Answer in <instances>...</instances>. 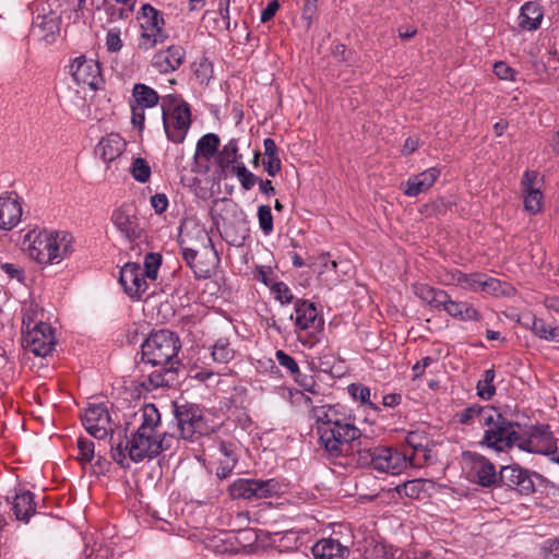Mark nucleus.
<instances>
[{
  "instance_id": "obj_50",
  "label": "nucleus",
  "mask_w": 559,
  "mask_h": 559,
  "mask_svg": "<svg viewBox=\"0 0 559 559\" xmlns=\"http://www.w3.org/2000/svg\"><path fill=\"white\" fill-rule=\"evenodd\" d=\"M78 444V460L82 465L91 463L95 456V445L92 440L79 438L76 441Z\"/></svg>"
},
{
  "instance_id": "obj_32",
  "label": "nucleus",
  "mask_w": 559,
  "mask_h": 559,
  "mask_svg": "<svg viewBox=\"0 0 559 559\" xmlns=\"http://www.w3.org/2000/svg\"><path fill=\"white\" fill-rule=\"evenodd\" d=\"M543 17L542 5L536 1H528L521 7L519 25L524 29L535 31L540 26Z\"/></svg>"
},
{
  "instance_id": "obj_7",
  "label": "nucleus",
  "mask_w": 559,
  "mask_h": 559,
  "mask_svg": "<svg viewBox=\"0 0 559 559\" xmlns=\"http://www.w3.org/2000/svg\"><path fill=\"white\" fill-rule=\"evenodd\" d=\"M357 454L360 465H368L380 473L397 475L413 465L407 453L390 447L364 448L357 450Z\"/></svg>"
},
{
  "instance_id": "obj_36",
  "label": "nucleus",
  "mask_w": 559,
  "mask_h": 559,
  "mask_svg": "<svg viewBox=\"0 0 559 559\" xmlns=\"http://www.w3.org/2000/svg\"><path fill=\"white\" fill-rule=\"evenodd\" d=\"M23 330H29L34 326L49 325L45 322V311L35 301H28L23 305Z\"/></svg>"
},
{
  "instance_id": "obj_63",
  "label": "nucleus",
  "mask_w": 559,
  "mask_h": 559,
  "mask_svg": "<svg viewBox=\"0 0 559 559\" xmlns=\"http://www.w3.org/2000/svg\"><path fill=\"white\" fill-rule=\"evenodd\" d=\"M419 436L416 432H409L406 437V443L413 449L412 457L414 460L415 455L423 452L424 448L420 442L417 441Z\"/></svg>"
},
{
  "instance_id": "obj_6",
  "label": "nucleus",
  "mask_w": 559,
  "mask_h": 559,
  "mask_svg": "<svg viewBox=\"0 0 559 559\" xmlns=\"http://www.w3.org/2000/svg\"><path fill=\"white\" fill-rule=\"evenodd\" d=\"M162 117L168 140L182 143L192 122L189 104L178 95H166L162 98Z\"/></svg>"
},
{
  "instance_id": "obj_25",
  "label": "nucleus",
  "mask_w": 559,
  "mask_h": 559,
  "mask_svg": "<svg viewBox=\"0 0 559 559\" xmlns=\"http://www.w3.org/2000/svg\"><path fill=\"white\" fill-rule=\"evenodd\" d=\"M22 205L16 197H0V229L11 230L21 221Z\"/></svg>"
},
{
  "instance_id": "obj_43",
  "label": "nucleus",
  "mask_w": 559,
  "mask_h": 559,
  "mask_svg": "<svg viewBox=\"0 0 559 559\" xmlns=\"http://www.w3.org/2000/svg\"><path fill=\"white\" fill-rule=\"evenodd\" d=\"M426 481L417 478L405 481L396 487L400 496H405L412 499H419L420 495L425 491Z\"/></svg>"
},
{
  "instance_id": "obj_60",
  "label": "nucleus",
  "mask_w": 559,
  "mask_h": 559,
  "mask_svg": "<svg viewBox=\"0 0 559 559\" xmlns=\"http://www.w3.org/2000/svg\"><path fill=\"white\" fill-rule=\"evenodd\" d=\"M515 490H518L522 495H531L535 491L534 481L532 480L527 472L520 479V483L518 484Z\"/></svg>"
},
{
  "instance_id": "obj_2",
  "label": "nucleus",
  "mask_w": 559,
  "mask_h": 559,
  "mask_svg": "<svg viewBox=\"0 0 559 559\" xmlns=\"http://www.w3.org/2000/svg\"><path fill=\"white\" fill-rule=\"evenodd\" d=\"M160 414L154 404H146L140 411V426L130 440L129 456L133 462L153 459L169 450L178 438L160 432Z\"/></svg>"
},
{
  "instance_id": "obj_21",
  "label": "nucleus",
  "mask_w": 559,
  "mask_h": 559,
  "mask_svg": "<svg viewBox=\"0 0 559 559\" xmlns=\"http://www.w3.org/2000/svg\"><path fill=\"white\" fill-rule=\"evenodd\" d=\"M147 281L139 263L129 262L121 267L119 282L131 298H141L148 288Z\"/></svg>"
},
{
  "instance_id": "obj_49",
  "label": "nucleus",
  "mask_w": 559,
  "mask_h": 559,
  "mask_svg": "<svg viewBox=\"0 0 559 559\" xmlns=\"http://www.w3.org/2000/svg\"><path fill=\"white\" fill-rule=\"evenodd\" d=\"M276 360L278 365L285 368L296 381H299V377L301 376L297 361L290 355L286 354L284 350L278 349L275 353Z\"/></svg>"
},
{
  "instance_id": "obj_42",
  "label": "nucleus",
  "mask_w": 559,
  "mask_h": 559,
  "mask_svg": "<svg viewBox=\"0 0 559 559\" xmlns=\"http://www.w3.org/2000/svg\"><path fill=\"white\" fill-rule=\"evenodd\" d=\"M495 377V370L488 369L484 372L483 378L477 382L476 389L480 399L488 401L495 395L496 389L492 384Z\"/></svg>"
},
{
  "instance_id": "obj_26",
  "label": "nucleus",
  "mask_w": 559,
  "mask_h": 559,
  "mask_svg": "<svg viewBox=\"0 0 559 559\" xmlns=\"http://www.w3.org/2000/svg\"><path fill=\"white\" fill-rule=\"evenodd\" d=\"M348 554V546L334 537L322 538L312 546V555L316 559H345Z\"/></svg>"
},
{
  "instance_id": "obj_15",
  "label": "nucleus",
  "mask_w": 559,
  "mask_h": 559,
  "mask_svg": "<svg viewBox=\"0 0 559 559\" xmlns=\"http://www.w3.org/2000/svg\"><path fill=\"white\" fill-rule=\"evenodd\" d=\"M110 222L120 236L129 242H134L143 236L136 206L132 203H123L115 209L110 215Z\"/></svg>"
},
{
  "instance_id": "obj_33",
  "label": "nucleus",
  "mask_w": 559,
  "mask_h": 559,
  "mask_svg": "<svg viewBox=\"0 0 559 559\" xmlns=\"http://www.w3.org/2000/svg\"><path fill=\"white\" fill-rule=\"evenodd\" d=\"M12 511L19 521L28 522L29 518L35 513L36 506L34 503V495L28 490L17 491L12 501Z\"/></svg>"
},
{
  "instance_id": "obj_62",
  "label": "nucleus",
  "mask_w": 559,
  "mask_h": 559,
  "mask_svg": "<svg viewBox=\"0 0 559 559\" xmlns=\"http://www.w3.org/2000/svg\"><path fill=\"white\" fill-rule=\"evenodd\" d=\"M280 9L277 0H272L267 3L266 8L261 12V22H269Z\"/></svg>"
},
{
  "instance_id": "obj_56",
  "label": "nucleus",
  "mask_w": 559,
  "mask_h": 559,
  "mask_svg": "<svg viewBox=\"0 0 559 559\" xmlns=\"http://www.w3.org/2000/svg\"><path fill=\"white\" fill-rule=\"evenodd\" d=\"M493 73L500 79V80H509V81H513L514 80V74H515V71L509 67L506 62L503 61H497L495 64H493Z\"/></svg>"
},
{
  "instance_id": "obj_1",
  "label": "nucleus",
  "mask_w": 559,
  "mask_h": 559,
  "mask_svg": "<svg viewBox=\"0 0 559 559\" xmlns=\"http://www.w3.org/2000/svg\"><path fill=\"white\" fill-rule=\"evenodd\" d=\"M302 397L309 406L308 417L324 454L330 459L349 455L353 442L361 435L355 417L341 404H318L320 401L305 393Z\"/></svg>"
},
{
  "instance_id": "obj_58",
  "label": "nucleus",
  "mask_w": 559,
  "mask_h": 559,
  "mask_svg": "<svg viewBox=\"0 0 559 559\" xmlns=\"http://www.w3.org/2000/svg\"><path fill=\"white\" fill-rule=\"evenodd\" d=\"M538 179V173L533 170H526L523 175L521 185H522V191H532V190H538L535 188L536 181Z\"/></svg>"
},
{
  "instance_id": "obj_3",
  "label": "nucleus",
  "mask_w": 559,
  "mask_h": 559,
  "mask_svg": "<svg viewBox=\"0 0 559 559\" xmlns=\"http://www.w3.org/2000/svg\"><path fill=\"white\" fill-rule=\"evenodd\" d=\"M73 236L66 230L32 229L23 245L28 257L39 264H58L73 252Z\"/></svg>"
},
{
  "instance_id": "obj_38",
  "label": "nucleus",
  "mask_w": 559,
  "mask_h": 559,
  "mask_svg": "<svg viewBox=\"0 0 559 559\" xmlns=\"http://www.w3.org/2000/svg\"><path fill=\"white\" fill-rule=\"evenodd\" d=\"M402 551L392 546L377 544L371 548L366 549L362 559H401Z\"/></svg>"
},
{
  "instance_id": "obj_35",
  "label": "nucleus",
  "mask_w": 559,
  "mask_h": 559,
  "mask_svg": "<svg viewBox=\"0 0 559 559\" xmlns=\"http://www.w3.org/2000/svg\"><path fill=\"white\" fill-rule=\"evenodd\" d=\"M264 147V159L262 162L263 167L269 176L275 177L282 169V160L278 154V147L275 141L271 138H266L263 141Z\"/></svg>"
},
{
  "instance_id": "obj_14",
  "label": "nucleus",
  "mask_w": 559,
  "mask_h": 559,
  "mask_svg": "<svg viewBox=\"0 0 559 559\" xmlns=\"http://www.w3.org/2000/svg\"><path fill=\"white\" fill-rule=\"evenodd\" d=\"M462 468L466 478L481 487H491L498 481L495 465L484 455L472 451L462 453Z\"/></svg>"
},
{
  "instance_id": "obj_18",
  "label": "nucleus",
  "mask_w": 559,
  "mask_h": 559,
  "mask_svg": "<svg viewBox=\"0 0 559 559\" xmlns=\"http://www.w3.org/2000/svg\"><path fill=\"white\" fill-rule=\"evenodd\" d=\"M69 73L76 84L87 86L93 91L98 90L103 83L98 62L87 59L85 56H79L71 62Z\"/></svg>"
},
{
  "instance_id": "obj_13",
  "label": "nucleus",
  "mask_w": 559,
  "mask_h": 559,
  "mask_svg": "<svg viewBox=\"0 0 559 559\" xmlns=\"http://www.w3.org/2000/svg\"><path fill=\"white\" fill-rule=\"evenodd\" d=\"M450 278L442 280L444 284H455L471 292H484L493 295H507L511 287L498 278L481 273L465 274L455 270L448 274Z\"/></svg>"
},
{
  "instance_id": "obj_11",
  "label": "nucleus",
  "mask_w": 559,
  "mask_h": 559,
  "mask_svg": "<svg viewBox=\"0 0 559 559\" xmlns=\"http://www.w3.org/2000/svg\"><path fill=\"white\" fill-rule=\"evenodd\" d=\"M233 499L260 500L278 496L282 492V485L275 478H238L228 488Z\"/></svg>"
},
{
  "instance_id": "obj_4",
  "label": "nucleus",
  "mask_w": 559,
  "mask_h": 559,
  "mask_svg": "<svg viewBox=\"0 0 559 559\" xmlns=\"http://www.w3.org/2000/svg\"><path fill=\"white\" fill-rule=\"evenodd\" d=\"M179 246L183 260L198 278H210L214 274L218 258L211 237L203 228L194 226L191 231L181 230Z\"/></svg>"
},
{
  "instance_id": "obj_51",
  "label": "nucleus",
  "mask_w": 559,
  "mask_h": 559,
  "mask_svg": "<svg viewBox=\"0 0 559 559\" xmlns=\"http://www.w3.org/2000/svg\"><path fill=\"white\" fill-rule=\"evenodd\" d=\"M131 175L139 182H147L151 177V167L143 158H135L131 166Z\"/></svg>"
},
{
  "instance_id": "obj_10",
  "label": "nucleus",
  "mask_w": 559,
  "mask_h": 559,
  "mask_svg": "<svg viewBox=\"0 0 559 559\" xmlns=\"http://www.w3.org/2000/svg\"><path fill=\"white\" fill-rule=\"evenodd\" d=\"M175 418L179 438L183 440L194 441L202 436L210 435L214 429L204 413L192 404L176 406Z\"/></svg>"
},
{
  "instance_id": "obj_52",
  "label": "nucleus",
  "mask_w": 559,
  "mask_h": 559,
  "mask_svg": "<svg viewBox=\"0 0 559 559\" xmlns=\"http://www.w3.org/2000/svg\"><path fill=\"white\" fill-rule=\"evenodd\" d=\"M258 219L264 235H270L273 231V216L269 205H260L258 207Z\"/></svg>"
},
{
  "instance_id": "obj_41",
  "label": "nucleus",
  "mask_w": 559,
  "mask_h": 559,
  "mask_svg": "<svg viewBox=\"0 0 559 559\" xmlns=\"http://www.w3.org/2000/svg\"><path fill=\"white\" fill-rule=\"evenodd\" d=\"M241 156L238 154L237 140L231 139L217 154V164L222 168L237 163Z\"/></svg>"
},
{
  "instance_id": "obj_23",
  "label": "nucleus",
  "mask_w": 559,
  "mask_h": 559,
  "mask_svg": "<svg viewBox=\"0 0 559 559\" xmlns=\"http://www.w3.org/2000/svg\"><path fill=\"white\" fill-rule=\"evenodd\" d=\"M186 49L180 45H171L154 53L151 66L162 74L178 70L186 59Z\"/></svg>"
},
{
  "instance_id": "obj_55",
  "label": "nucleus",
  "mask_w": 559,
  "mask_h": 559,
  "mask_svg": "<svg viewBox=\"0 0 559 559\" xmlns=\"http://www.w3.org/2000/svg\"><path fill=\"white\" fill-rule=\"evenodd\" d=\"M272 292L275 295V298L281 304H289V302H292V300L294 298L289 287L283 282L275 283L272 286Z\"/></svg>"
},
{
  "instance_id": "obj_29",
  "label": "nucleus",
  "mask_w": 559,
  "mask_h": 559,
  "mask_svg": "<svg viewBox=\"0 0 559 559\" xmlns=\"http://www.w3.org/2000/svg\"><path fill=\"white\" fill-rule=\"evenodd\" d=\"M441 310L461 321H479L481 317L479 311L471 304L465 301H454L448 294L445 302L441 306Z\"/></svg>"
},
{
  "instance_id": "obj_34",
  "label": "nucleus",
  "mask_w": 559,
  "mask_h": 559,
  "mask_svg": "<svg viewBox=\"0 0 559 559\" xmlns=\"http://www.w3.org/2000/svg\"><path fill=\"white\" fill-rule=\"evenodd\" d=\"M413 292L420 300L437 310H441V306L445 302L447 293L444 290L430 287L427 284H414Z\"/></svg>"
},
{
  "instance_id": "obj_64",
  "label": "nucleus",
  "mask_w": 559,
  "mask_h": 559,
  "mask_svg": "<svg viewBox=\"0 0 559 559\" xmlns=\"http://www.w3.org/2000/svg\"><path fill=\"white\" fill-rule=\"evenodd\" d=\"M544 306L556 313L559 314V296L558 295H550L546 296L544 298Z\"/></svg>"
},
{
  "instance_id": "obj_54",
  "label": "nucleus",
  "mask_w": 559,
  "mask_h": 559,
  "mask_svg": "<svg viewBox=\"0 0 559 559\" xmlns=\"http://www.w3.org/2000/svg\"><path fill=\"white\" fill-rule=\"evenodd\" d=\"M540 556L544 559L559 558V538L545 540L540 547Z\"/></svg>"
},
{
  "instance_id": "obj_31",
  "label": "nucleus",
  "mask_w": 559,
  "mask_h": 559,
  "mask_svg": "<svg viewBox=\"0 0 559 559\" xmlns=\"http://www.w3.org/2000/svg\"><path fill=\"white\" fill-rule=\"evenodd\" d=\"M159 369L151 372L145 380L142 381V386L152 391L162 386H170L176 381V366H158Z\"/></svg>"
},
{
  "instance_id": "obj_16",
  "label": "nucleus",
  "mask_w": 559,
  "mask_h": 559,
  "mask_svg": "<svg viewBox=\"0 0 559 559\" xmlns=\"http://www.w3.org/2000/svg\"><path fill=\"white\" fill-rule=\"evenodd\" d=\"M159 102V95L152 87L138 83L133 85L129 105L131 108V121L140 131L144 129L145 109L154 108Z\"/></svg>"
},
{
  "instance_id": "obj_8",
  "label": "nucleus",
  "mask_w": 559,
  "mask_h": 559,
  "mask_svg": "<svg viewBox=\"0 0 559 559\" xmlns=\"http://www.w3.org/2000/svg\"><path fill=\"white\" fill-rule=\"evenodd\" d=\"M487 429L480 440V444L496 452H508L514 445L519 447L521 433L520 425L511 421L496 411L492 415V423L486 424Z\"/></svg>"
},
{
  "instance_id": "obj_5",
  "label": "nucleus",
  "mask_w": 559,
  "mask_h": 559,
  "mask_svg": "<svg viewBox=\"0 0 559 559\" xmlns=\"http://www.w3.org/2000/svg\"><path fill=\"white\" fill-rule=\"evenodd\" d=\"M180 347V341L174 332L168 330L154 332L142 344V365L177 366Z\"/></svg>"
},
{
  "instance_id": "obj_47",
  "label": "nucleus",
  "mask_w": 559,
  "mask_h": 559,
  "mask_svg": "<svg viewBox=\"0 0 559 559\" xmlns=\"http://www.w3.org/2000/svg\"><path fill=\"white\" fill-rule=\"evenodd\" d=\"M524 194V209L531 214H537L543 209V193L538 190L525 191Z\"/></svg>"
},
{
  "instance_id": "obj_24",
  "label": "nucleus",
  "mask_w": 559,
  "mask_h": 559,
  "mask_svg": "<svg viewBox=\"0 0 559 559\" xmlns=\"http://www.w3.org/2000/svg\"><path fill=\"white\" fill-rule=\"evenodd\" d=\"M441 171L437 167L428 168L418 175L412 176L405 182L403 192L407 197H417L428 191L439 178Z\"/></svg>"
},
{
  "instance_id": "obj_45",
  "label": "nucleus",
  "mask_w": 559,
  "mask_h": 559,
  "mask_svg": "<svg viewBox=\"0 0 559 559\" xmlns=\"http://www.w3.org/2000/svg\"><path fill=\"white\" fill-rule=\"evenodd\" d=\"M212 357L219 364H227L234 358V349L230 347L228 340H217L212 349Z\"/></svg>"
},
{
  "instance_id": "obj_40",
  "label": "nucleus",
  "mask_w": 559,
  "mask_h": 559,
  "mask_svg": "<svg viewBox=\"0 0 559 559\" xmlns=\"http://www.w3.org/2000/svg\"><path fill=\"white\" fill-rule=\"evenodd\" d=\"M219 138L214 133L203 135L197 143V154L210 159L218 150Z\"/></svg>"
},
{
  "instance_id": "obj_46",
  "label": "nucleus",
  "mask_w": 559,
  "mask_h": 559,
  "mask_svg": "<svg viewBox=\"0 0 559 559\" xmlns=\"http://www.w3.org/2000/svg\"><path fill=\"white\" fill-rule=\"evenodd\" d=\"M162 265V255L159 253L151 252L144 258L143 273L150 281H155L158 276V270Z\"/></svg>"
},
{
  "instance_id": "obj_53",
  "label": "nucleus",
  "mask_w": 559,
  "mask_h": 559,
  "mask_svg": "<svg viewBox=\"0 0 559 559\" xmlns=\"http://www.w3.org/2000/svg\"><path fill=\"white\" fill-rule=\"evenodd\" d=\"M106 47L110 52H118L121 50L123 44L121 40V31L119 27L108 29L106 34Z\"/></svg>"
},
{
  "instance_id": "obj_20",
  "label": "nucleus",
  "mask_w": 559,
  "mask_h": 559,
  "mask_svg": "<svg viewBox=\"0 0 559 559\" xmlns=\"http://www.w3.org/2000/svg\"><path fill=\"white\" fill-rule=\"evenodd\" d=\"M82 424L96 439H104L112 431L108 409L102 405H90L82 415Z\"/></svg>"
},
{
  "instance_id": "obj_39",
  "label": "nucleus",
  "mask_w": 559,
  "mask_h": 559,
  "mask_svg": "<svg viewBox=\"0 0 559 559\" xmlns=\"http://www.w3.org/2000/svg\"><path fill=\"white\" fill-rule=\"evenodd\" d=\"M525 473L526 471L518 465L502 466L498 476V480H500L503 485L515 489L520 483V479Z\"/></svg>"
},
{
  "instance_id": "obj_48",
  "label": "nucleus",
  "mask_w": 559,
  "mask_h": 559,
  "mask_svg": "<svg viewBox=\"0 0 559 559\" xmlns=\"http://www.w3.org/2000/svg\"><path fill=\"white\" fill-rule=\"evenodd\" d=\"M234 171L245 190L252 189L260 180L253 173L248 170V168L243 164H238L234 166Z\"/></svg>"
},
{
  "instance_id": "obj_59",
  "label": "nucleus",
  "mask_w": 559,
  "mask_h": 559,
  "mask_svg": "<svg viewBox=\"0 0 559 559\" xmlns=\"http://www.w3.org/2000/svg\"><path fill=\"white\" fill-rule=\"evenodd\" d=\"M151 205L156 214H163L168 207V199L164 193H156L151 197Z\"/></svg>"
},
{
  "instance_id": "obj_30",
  "label": "nucleus",
  "mask_w": 559,
  "mask_h": 559,
  "mask_svg": "<svg viewBox=\"0 0 559 559\" xmlns=\"http://www.w3.org/2000/svg\"><path fill=\"white\" fill-rule=\"evenodd\" d=\"M492 415H496V408L491 406L472 405L457 414L459 423L462 425H472L477 421L485 427L492 423Z\"/></svg>"
},
{
  "instance_id": "obj_12",
  "label": "nucleus",
  "mask_w": 559,
  "mask_h": 559,
  "mask_svg": "<svg viewBox=\"0 0 559 559\" xmlns=\"http://www.w3.org/2000/svg\"><path fill=\"white\" fill-rule=\"evenodd\" d=\"M295 325L307 332V336L298 335V340L306 346L312 347L319 340V334L323 331L324 320L319 316L316 306L308 300H297L295 304V314H292Z\"/></svg>"
},
{
  "instance_id": "obj_44",
  "label": "nucleus",
  "mask_w": 559,
  "mask_h": 559,
  "mask_svg": "<svg viewBox=\"0 0 559 559\" xmlns=\"http://www.w3.org/2000/svg\"><path fill=\"white\" fill-rule=\"evenodd\" d=\"M348 394L362 404H367L371 409L379 411L380 408L370 401V389L361 383H352L347 386Z\"/></svg>"
},
{
  "instance_id": "obj_22",
  "label": "nucleus",
  "mask_w": 559,
  "mask_h": 559,
  "mask_svg": "<svg viewBox=\"0 0 559 559\" xmlns=\"http://www.w3.org/2000/svg\"><path fill=\"white\" fill-rule=\"evenodd\" d=\"M556 448L549 426L533 427L526 439L521 437L519 449L530 453L548 454Z\"/></svg>"
},
{
  "instance_id": "obj_37",
  "label": "nucleus",
  "mask_w": 559,
  "mask_h": 559,
  "mask_svg": "<svg viewBox=\"0 0 559 559\" xmlns=\"http://www.w3.org/2000/svg\"><path fill=\"white\" fill-rule=\"evenodd\" d=\"M532 331L542 340L559 342V325L551 326L545 320L535 318L532 323Z\"/></svg>"
},
{
  "instance_id": "obj_17",
  "label": "nucleus",
  "mask_w": 559,
  "mask_h": 559,
  "mask_svg": "<svg viewBox=\"0 0 559 559\" xmlns=\"http://www.w3.org/2000/svg\"><path fill=\"white\" fill-rule=\"evenodd\" d=\"M22 342L26 350L37 357H46L51 354L56 345L55 331L50 324L23 330Z\"/></svg>"
},
{
  "instance_id": "obj_28",
  "label": "nucleus",
  "mask_w": 559,
  "mask_h": 559,
  "mask_svg": "<svg viewBox=\"0 0 559 559\" xmlns=\"http://www.w3.org/2000/svg\"><path fill=\"white\" fill-rule=\"evenodd\" d=\"M214 456L218 463L216 468L217 477L222 479L228 477L237 463V455L234 445L230 443L219 442Z\"/></svg>"
},
{
  "instance_id": "obj_57",
  "label": "nucleus",
  "mask_w": 559,
  "mask_h": 559,
  "mask_svg": "<svg viewBox=\"0 0 559 559\" xmlns=\"http://www.w3.org/2000/svg\"><path fill=\"white\" fill-rule=\"evenodd\" d=\"M130 441L126 443L123 447L122 443H118L117 445L111 448L112 459L121 466H127V454L126 451H129Z\"/></svg>"
},
{
  "instance_id": "obj_19",
  "label": "nucleus",
  "mask_w": 559,
  "mask_h": 559,
  "mask_svg": "<svg viewBox=\"0 0 559 559\" xmlns=\"http://www.w3.org/2000/svg\"><path fill=\"white\" fill-rule=\"evenodd\" d=\"M60 32L59 16L45 5H37L32 22V34L48 44L53 43Z\"/></svg>"
},
{
  "instance_id": "obj_27",
  "label": "nucleus",
  "mask_w": 559,
  "mask_h": 559,
  "mask_svg": "<svg viewBox=\"0 0 559 559\" xmlns=\"http://www.w3.org/2000/svg\"><path fill=\"white\" fill-rule=\"evenodd\" d=\"M126 148V141L118 133H110L103 138L96 146V154L106 162L118 158Z\"/></svg>"
},
{
  "instance_id": "obj_9",
  "label": "nucleus",
  "mask_w": 559,
  "mask_h": 559,
  "mask_svg": "<svg viewBox=\"0 0 559 559\" xmlns=\"http://www.w3.org/2000/svg\"><path fill=\"white\" fill-rule=\"evenodd\" d=\"M138 20L140 23L139 50L147 52L167 40L168 34L165 29L163 14L153 5L143 4L139 11Z\"/></svg>"
},
{
  "instance_id": "obj_61",
  "label": "nucleus",
  "mask_w": 559,
  "mask_h": 559,
  "mask_svg": "<svg viewBox=\"0 0 559 559\" xmlns=\"http://www.w3.org/2000/svg\"><path fill=\"white\" fill-rule=\"evenodd\" d=\"M299 385L308 393H310L313 396H320L319 393V385L316 384L312 377H304L301 379V376L299 377V381H297Z\"/></svg>"
}]
</instances>
